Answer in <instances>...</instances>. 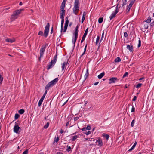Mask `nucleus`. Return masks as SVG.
<instances>
[{"instance_id": "obj_25", "label": "nucleus", "mask_w": 154, "mask_h": 154, "mask_svg": "<svg viewBox=\"0 0 154 154\" xmlns=\"http://www.w3.org/2000/svg\"><path fill=\"white\" fill-rule=\"evenodd\" d=\"M121 61V59L119 57H117L114 60V61L115 62L117 63L120 62Z\"/></svg>"}, {"instance_id": "obj_28", "label": "nucleus", "mask_w": 154, "mask_h": 154, "mask_svg": "<svg viewBox=\"0 0 154 154\" xmlns=\"http://www.w3.org/2000/svg\"><path fill=\"white\" fill-rule=\"evenodd\" d=\"M79 137L77 135L74 136L71 139V141H75Z\"/></svg>"}, {"instance_id": "obj_22", "label": "nucleus", "mask_w": 154, "mask_h": 154, "mask_svg": "<svg viewBox=\"0 0 154 154\" xmlns=\"http://www.w3.org/2000/svg\"><path fill=\"white\" fill-rule=\"evenodd\" d=\"M105 72H103L98 75V78L99 79H101L105 75Z\"/></svg>"}, {"instance_id": "obj_15", "label": "nucleus", "mask_w": 154, "mask_h": 154, "mask_svg": "<svg viewBox=\"0 0 154 154\" xmlns=\"http://www.w3.org/2000/svg\"><path fill=\"white\" fill-rule=\"evenodd\" d=\"M118 13L117 11L113 12L111 14L110 16L109 17L110 19L112 20L116 17V14Z\"/></svg>"}, {"instance_id": "obj_43", "label": "nucleus", "mask_w": 154, "mask_h": 154, "mask_svg": "<svg viewBox=\"0 0 154 154\" xmlns=\"http://www.w3.org/2000/svg\"><path fill=\"white\" fill-rule=\"evenodd\" d=\"M128 72H125V74L123 75V78H124L127 76H128Z\"/></svg>"}, {"instance_id": "obj_16", "label": "nucleus", "mask_w": 154, "mask_h": 154, "mask_svg": "<svg viewBox=\"0 0 154 154\" xmlns=\"http://www.w3.org/2000/svg\"><path fill=\"white\" fill-rule=\"evenodd\" d=\"M96 142L98 143V145L100 147H101L103 145L102 141L100 138H98V140H97Z\"/></svg>"}, {"instance_id": "obj_4", "label": "nucleus", "mask_w": 154, "mask_h": 154, "mask_svg": "<svg viewBox=\"0 0 154 154\" xmlns=\"http://www.w3.org/2000/svg\"><path fill=\"white\" fill-rule=\"evenodd\" d=\"M57 58V55L56 54L55 56L54 59L51 61L49 64L47 66V69L48 70L52 68L54 66L56 62Z\"/></svg>"}, {"instance_id": "obj_24", "label": "nucleus", "mask_w": 154, "mask_h": 154, "mask_svg": "<svg viewBox=\"0 0 154 154\" xmlns=\"http://www.w3.org/2000/svg\"><path fill=\"white\" fill-rule=\"evenodd\" d=\"M103 137L106 138V140H108L109 137L108 134L105 133L103 134Z\"/></svg>"}, {"instance_id": "obj_12", "label": "nucleus", "mask_w": 154, "mask_h": 154, "mask_svg": "<svg viewBox=\"0 0 154 154\" xmlns=\"http://www.w3.org/2000/svg\"><path fill=\"white\" fill-rule=\"evenodd\" d=\"M74 35L75 37L74 38H73L72 40V42L73 44V47L74 48L75 45V42L78 38V34H74Z\"/></svg>"}, {"instance_id": "obj_7", "label": "nucleus", "mask_w": 154, "mask_h": 154, "mask_svg": "<svg viewBox=\"0 0 154 154\" xmlns=\"http://www.w3.org/2000/svg\"><path fill=\"white\" fill-rule=\"evenodd\" d=\"M65 7L60 6V17H64V16L65 15V10L64 9Z\"/></svg>"}, {"instance_id": "obj_9", "label": "nucleus", "mask_w": 154, "mask_h": 154, "mask_svg": "<svg viewBox=\"0 0 154 154\" xmlns=\"http://www.w3.org/2000/svg\"><path fill=\"white\" fill-rule=\"evenodd\" d=\"M47 91L46 90L45 91V93L44 94L43 96L41 97V98L40 99V100L38 102V106L39 107H40L41 106V104H42V102L43 101L44 99L45 96L46 95V94H47Z\"/></svg>"}, {"instance_id": "obj_64", "label": "nucleus", "mask_w": 154, "mask_h": 154, "mask_svg": "<svg viewBox=\"0 0 154 154\" xmlns=\"http://www.w3.org/2000/svg\"><path fill=\"white\" fill-rule=\"evenodd\" d=\"M144 79V77H142V78H140V79H139V80H143V79Z\"/></svg>"}, {"instance_id": "obj_10", "label": "nucleus", "mask_w": 154, "mask_h": 154, "mask_svg": "<svg viewBox=\"0 0 154 154\" xmlns=\"http://www.w3.org/2000/svg\"><path fill=\"white\" fill-rule=\"evenodd\" d=\"M79 118V117H76L74 118V120H73V119H71L70 121V125H71V126H72L75 125V121L78 120Z\"/></svg>"}, {"instance_id": "obj_6", "label": "nucleus", "mask_w": 154, "mask_h": 154, "mask_svg": "<svg viewBox=\"0 0 154 154\" xmlns=\"http://www.w3.org/2000/svg\"><path fill=\"white\" fill-rule=\"evenodd\" d=\"M20 122L18 121L15 122V125L14 127V132L18 133L20 127L18 126V125L20 123Z\"/></svg>"}, {"instance_id": "obj_49", "label": "nucleus", "mask_w": 154, "mask_h": 154, "mask_svg": "<svg viewBox=\"0 0 154 154\" xmlns=\"http://www.w3.org/2000/svg\"><path fill=\"white\" fill-rule=\"evenodd\" d=\"M28 149H26L23 152V154H28Z\"/></svg>"}, {"instance_id": "obj_31", "label": "nucleus", "mask_w": 154, "mask_h": 154, "mask_svg": "<svg viewBox=\"0 0 154 154\" xmlns=\"http://www.w3.org/2000/svg\"><path fill=\"white\" fill-rule=\"evenodd\" d=\"M151 17H148V19L145 21V22L147 23H149L151 22Z\"/></svg>"}, {"instance_id": "obj_2", "label": "nucleus", "mask_w": 154, "mask_h": 154, "mask_svg": "<svg viewBox=\"0 0 154 154\" xmlns=\"http://www.w3.org/2000/svg\"><path fill=\"white\" fill-rule=\"evenodd\" d=\"M58 81V77L55 78L53 80L51 81L48 83L45 87V89L46 90H49V88L53 86L56 84Z\"/></svg>"}, {"instance_id": "obj_55", "label": "nucleus", "mask_w": 154, "mask_h": 154, "mask_svg": "<svg viewBox=\"0 0 154 154\" xmlns=\"http://www.w3.org/2000/svg\"><path fill=\"white\" fill-rule=\"evenodd\" d=\"M137 98V97L136 96H134L132 99L133 101H135Z\"/></svg>"}, {"instance_id": "obj_1", "label": "nucleus", "mask_w": 154, "mask_h": 154, "mask_svg": "<svg viewBox=\"0 0 154 154\" xmlns=\"http://www.w3.org/2000/svg\"><path fill=\"white\" fill-rule=\"evenodd\" d=\"M23 10V9H20L14 11L10 18L11 21H13L14 20L17 19L18 18L19 15Z\"/></svg>"}, {"instance_id": "obj_19", "label": "nucleus", "mask_w": 154, "mask_h": 154, "mask_svg": "<svg viewBox=\"0 0 154 154\" xmlns=\"http://www.w3.org/2000/svg\"><path fill=\"white\" fill-rule=\"evenodd\" d=\"M6 42H9L10 43H12L15 42V39H10L9 38H7L5 39Z\"/></svg>"}, {"instance_id": "obj_13", "label": "nucleus", "mask_w": 154, "mask_h": 154, "mask_svg": "<svg viewBox=\"0 0 154 154\" xmlns=\"http://www.w3.org/2000/svg\"><path fill=\"white\" fill-rule=\"evenodd\" d=\"M127 48L129 50L130 52L131 53H133V52L134 50L133 48V46L132 45H127Z\"/></svg>"}, {"instance_id": "obj_8", "label": "nucleus", "mask_w": 154, "mask_h": 154, "mask_svg": "<svg viewBox=\"0 0 154 154\" xmlns=\"http://www.w3.org/2000/svg\"><path fill=\"white\" fill-rule=\"evenodd\" d=\"M109 84L115 83L116 81L118 80V79L117 77H113L109 79Z\"/></svg>"}, {"instance_id": "obj_60", "label": "nucleus", "mask_w": 154, "mask_h": 154, "mask_svg": "<svg viewBox=\"0 0 154 154\" xmlns=\"http://www.w3.org/2000/svg\"><path fill=\"white\" fill-rule=\"evenodd\" d=\"M144 28L145 29H147L148 28V26L147 25H145L144 26Z\"/></svg>"}, {"instance_id": "obj_23", "label": "nucleus", "mask_w": 154, "mask_h": 154, "mask_svg": "<svg viewBox=\"0 0 154 154\" xmlns=\"http://www.w3.org/2000/svg\"><path fill=\"white\" fill-rule=\"evenodd\" d=\"M137 142L136 141L134 143V144L133 145V146H132L131 148L128 151H132V150H133L134 148H135V146H136V145H137Z\"/></svg>"}, {"instance_id": "obj_47", "label": "nucleus", "mask_w": 154, "mask_h": 154, "mask_svg": "<svg viewBox=\"0 0 154 154\" xmlns=\"http://www.w3.org/2000/svg\"><path fill=\"white\" fill-rule=\"evenodd\" d=\"M49 26H50L49 23H47V25L45 26V29H49Z\"/></svg>"}, {"instance_id": "obj_56", "label": "nucleus", "mask_w": 154, "mask_h": 154, "mask_svg": "<svg viewBox=\"0 0 154 154\" xmlns=\"http://www.w3.org/2000/svg\"><path fill=\"white\" fill-rule=\"evenodd\" d=\"M132 5H132L130 4H129L128 7V8H129V9H130L132 7Z\"/></svg>"}, {"instance_id": "obj_5", "label": "nucleus", "mask_w": 154, "mask_h": 154, "mask_svg": "<svg viewBox=\"0 0 154 154\" xmlns=\"http://www.w3.org/2000/svg\"><path fill=\"white\" fill-rule=\"evenodd\" d=\"M48 44H46L45 45H43L42 46L40 50V56L39 58V60H40L41 58L42 57H43L44 52L45 51L46 47L48 46Z\"/></svg>"}, {"instance_id": "obj_51", "label": "nucleus", "mask_w": 154, "mask_h": 154, "mask_svg": "<svg viewBox=\"0 0 154 154\" xmlns=\"http://www.w3.org/2000/svg\"><path fill=\"white\" fill-rule=\"evenodd\" d=\"M67 27H68V26H64V30H63L64 32H66V30L67 28Z\"/></svg>"}, {"instance_id": "obj_53", "label": "nucleus", "mask_w": 154, "mask_h": 154, "mask_svg": "<svg viewBox=\"0 0 154 154\" xmlns=\"http://www.w3.org/2000/svg\"><path fill=\"white\" fill-rule=\"evenodd\" d=\"M123 3V5H126V4L127 0H122Z\"/></svg>"}, {"instance_id": "obj_61", "label": "nucleus", "mask_w": 154, "mask_h": 154, "mask_svg": "<svg viewBox=\"0 0 154 154\" xmlns=\"http://www.w3.org/2000/svg\"><path fill=\"white\" fill-rule=\"evenodd\" d=\"M99 83V82H96L94 84V85H97Z\"/></svg>"}, {"instance_id": "obj_41", "label": "nucleus", "mask_w": 154, "mask_h": 154, "mask_svg": "<svg viewBox=\"0 0 154 154\" xmlns=\"http://www.w3.org/2000/svg\"><path fill=\"white\" fill-rule=\"evenodd\" d=\"M142 85V84L141 83H138L137 85L135 87H136V88H137L140 87H141Z\"/></svg>"}, {"instance_id": "obj_34", "label": "nucleus", "mask_w": 154, "mask_h": 154, "mask_svg": "<svg viewBox=\"0 0 154 154\" xmlns=\"http://www.w3.org/2000/svg\"><path fill=\"white\" fill-rule=\"evenodd\" d=\"M135 119H134L132 121L131 124V127H133L134 126V124L135 123Z\"/></svg>"}, {"instance_id": "obj_63", "label": "nucleus", "mask_w": 154, "mask_h": 154, "mask_svg": "<svg viewBox=\"0 0 154 154\" xmlns=\"http://www.w3.org/2000/svg\"><path fill=\"white\" fill-rule=\"evenodd\" d=\"M69 122H67L66 124V126H67L69 124Z\"/></svg>"}, {"instance_id": "obj_27", "label": "nucleus", "mask_w": 154, "mask_h": 154, "mask_svg": "<svg viewBox=\"0 0 154 154\" xmlns=\"http://www.w3.org/2000/svg\"><path fill=\"white\" fill-rule=\"evenodd\" d=\"M79 27V26L78 25L75 29V32L74 33V34H78V29Z\"/></svg>"}, {"instance_id": "obj_3", "label": "nucleus", "mask_w": 154, "mask_h": 154, "mask_svg": "<svg viewBox=\"0 0 154 154\" xmlns=\"http://www.w3.org/2000/svg\"><path fill=\"white\" fill-rule=\"evenodd\" d=\"M79 0H75L74 3V6L73 8V12L75 14L77 15L78 11H76L79 10Z\"/></svg>"}, {"instance_id": "obj_39", "label": "nucleus", "mask_w": 154, "mask_h": 154, "mask_svg": "<svg viewBox=\"0 0 154 154\" xmlns=\"http://www.w3.org/2000/svg\"><path fill=\"white\" fill-rule=\"evenodd\" d=\"M67 101H68V100H67L66 101L64 102V103L63 104H62V103H61L62 101H61L59 103V104L60 105H61V106H64L65 104L66 103H67Z\"/></svg>"}, {"instance_id": "obj_58", "label": "nucleus", "mask_w": 154, "mask_h": 154, "mask_svg": "<svg viewBox=\"0 0 154 154\" xmlns=\"http://www.w3.org/2000/svg\"><path fill=\"white\" fill-rule=\"evenodd\" d=\"M64 132V131H63L62 129H61L60 130V133L61 134H62Z\"/></svg>"}, {"instance_id": "obj_42", "label": "nucleus", "mask_w": 154, "mask_h": 154, "mask_svg": "<svg viewBox=\"0 0 154 154\" xmlns=\"http://www.w3.org/2000/svg\"><path fill=\"white\" fill-rule=\"evenodd\" d=\"M19 115L18 114H17V113L15 115V119H17L19 117Z\"/></svg>"}, {"instance_id": "obj_62", "label": "nucleus", "mask_w": 154, "mask_h": 154, "mask_svg": "<svg viewBox=\"0 0 154 154\" xmlns=\"http://www.w3.org/2000/svg\"><path fill=\"white\" fill-rule=\"evenodd\" d=\"M65 23H68H68H69V20H68V19H67V20H66Z\"/></svg>"}, {"instance_id": "obj_29", "label": "nucleus", "mask_w": 154, "mask_h": 154, "mask_svg": "<svg viewBox=\"0 0 154 154\" xmlns=\"http://www.w3.org/2000/svg\"><path fill=\"white\" fill-rule=\"evenodd\" d=\"M119 3L116 6V10L115 11H117L118 13L119 11V9L120 8V6H119V7H118V6L119 5Z\"/></svg>"}, {"instance_id": "obj_45", "label": "nucleus", "mask_w": 154, "mask_h": 154, "mask_svg": "<svg viewBox=\"0 0 154 154\" xmlns=\"http://www.w3.org/2000/svg\"><path fill=\"white\" fill-rule=\"evenodd\" d=\"M124 36L126 38H128V34L126 32H124Z\"/></svg>"}, {"instance_id": "obj_14", "label": "nucleus", "mask_w": 154, "mask_h": 154, "mask_svg": "<svg viewBox=\"0 0 154 154\" xmlns=\"http://www.w3.org/2000/svg\"><path fill=\"white\" fill-rule=\"evenodd\" d=\"M58 142V135L57 136H56L54 139V142L53 143V145L54 147V148L57 147V143Z\"/></svg>"}, {"instance_id": "obj_20", "label": "nucleus", "mask_w": 154, "mask_h": 154, "mask_svg": "<svg viewBox=\"0 0 154 154\" xmlns=\"http://www.w3.org/2000/svg\"><path fill=\"white\" fill-rule=\"evenodd\" d=\"M86 13L85 12H83V15H82V23L85 20V16L86 15Z\"/></svg>"}, {"instance_id": "obj_46", "label": "nucleus", "mask_w": 154, "mask_h": 154, "mask_svg": "<svg viewBox=\"0 0 154 154\" xmlns=\"http://www.w3.org/2000/svg\"><path fill=\"white\" fill-rule=\"evenodd\" d=\"M67 149H66V151L68 152L70 151L71 150V147L70 146H67Z\"/></svg>"}, {"instance_id": "obj_50", "label": "nucleus", "mask_w": 154, "mask_h": 154, "mask_svg": "<svg viewBox=\"0 0 154 154\" xmlns=\"http://www.w3.org/2000/svg\"><path fill=\"white\" fill-rule=\"evenodd\" d=\"M86 129L87 130H90L91 129V127L90 125H88Z\"/></svg>"}, {"instance_id": "obj_18", "label": "nucleus", "mask_w": 154, "mask_h": 154, "mask_svg": "<svg viewBox=\"0 0 154 154\" xmlns=\"http://www.w3.org/2000/svg\"><path fill=\"white\" fill-rule=\"evenodd\" d=\"M61 18V31H62L63 28V24L64 22V17H60Z\"/></svg>"}, {"instance_id": "obj_35", "label": "nucleus", "mask_w": 154, "mask_h": 154, "mask_svg": "<svg viewBox=\"0 0 154 154\" xmlns=\"http://www.w3.org/2000/svg\"><path fill=\"white\" fill-rule=\"evenodd\" d=\"M3 80V78L2 75H0V84H2V81Z\"/></svg>"}, {"instance_id": "obj_59", "label": "nucleus", "mask_w": 154, "mask_h": 154, "mask_svg": "<svg viewBox=\"0 0 154 154\" xmlns=\"http://www.w3.org/2000/svg\"><path fill=\"white\" fill-rule=\"evenodd\" d=\"M150 25H151V26H154V21H153L151 23Z\"/></svg>"}, {"instance_id": "obj_32", "label": "nucleus", "mask_w": 154, "mask_h": 154, "mask_svg": "<svg viewBox=\"0 0 154 154\" xmlns=\"http://www.w3.org/2000/svg\"><path fill=\"white\" fill-rule=\"evenodd\" d=\"M25 112L23 109H21L19 110L18 112L21 114H23Z\"/></svg>"}, {"instance_id": "obj_30", "label": "nucleus", "mask_w": 154, "mask_h": 154, "mask_svg": "<svg viewBox=\"0 0 154 154\" xmlns=\"http://www.w3.org/2000/svg\"><path fill=\"white\" fill-rule=\"evenodd\" d=\"M103 17H100L99 18L98 22L99 23H101L103 21Z\"/></svg>"}, {"instance_id": "obj_40", "label": "nucleus", "mask_w": 154, "mask_h": 154, "mask_svg": "<svg viewBox=\"0 0 154 154\" xmlns=\"http://www.w3.org/2000/svg\"><path fill=\"white\" fill-rule=\"evenodd\" d=\"M84 133L85 134H86L87 135H88L89 134H91V132L90 131H88L87 132H84Z\"/></svg>"}, {"instance_id": "obj_48", "label": "nucleus", "mask_w": 154, "mask_h": 154, "mask_svg": "<svg viewBox=\"0 0 154 154\" xmlns=\"http://www.w3.org/2000/svg\"><path fill=\"white\" fill-rule=\"evenodd\" d=\"M135 111V108L133 106H132L131 110V112H134Z\"/></svg>"}, {"instance_id": "obj_17", "label": "nucleus", "mask_w": 154, "mask_h": 154, "mask_svg": "<svg viewBox=\"0 0 154 154\" xmlns=\"http://www.w3.org/2000/svg\"><path fill=\"white\" fill-rule=\"evenodd\" d=\"M49 29H45L44 32V36L45 37H46L47 36L48 34L49 33Z\"/></svg>"}, {"instance_id": "obj_33", "label": "nucleus", "mask_w": 154, "mask_h": 154, "mask_svg": "<svg viewBox=\"0 0 154 154\" xmlns=\"http://www.w3.org/2000/svg\"><path fill=\"white\" fill-rule=\"evenodd\" d=\"M67 0H63L61 6L65 7V3L66 2Z\"/></svg>"}, {"instance_id": "obj_52", "label": "nucleus", "mask_w": 154, "mask_h": 154, "mask_svg": "<svg viewBox=\"0 0 154 154\" xmlns=\"http://www.w3.org/2000/svg\"><path fill=\"white\" fill-rule=\"evenodd\" d=\"M43 35V32L42 31H40L38 33V35Z\"/></svg>"}, {"instance_id": "obj_54", "label": "nucleus", "mask_w": 154, "mask_h": 154, "mask_svg": "<svg viewBox=\"0 0 154 154\" xmlns=\"http://www.w3.org/2000/svg\"><path fill=\"white\" fill-rule=\"evenodd\" d=\"M87 46V43L86 44V45H85V47L84 49V52H85L86 51Z\"/></svg>"}, {"instance_id": "obj_26", "label": "nucleus", "mask_w": 154, "mask_h": 154, "mask_svg": "<svg viewBox=\"0 0 154 154\" xmlns=\"http://www.w3.org/2000/svg\"><path fill=\"white\" fill-rule=\"evenodd\" d=\"M88 75H89L88 69V68H87V70H86V73H85V80H86V79Z\"/></svg>"}, {"instance_id": "obj_44", "label": "nucleus", "mask_w": 154, "mask_h": 154, "mask_svg": "<svg viewBox=\"0 0 154 154\" xmlns=\"http://www.w3.org/2000/svg\"><path fill=\"white\" fill-rule=\"evenodd\" d=\"M135 0H130V4L133 5L134 3Z\"/></svg>"}, {"instance_id": "obj_57", "label": "nucleus", "mask_w": 154, "mask_h": 154, "mask_svg": "<svg viewBox=\"0 0 154 154\" xmlns=\"http://www.w3.org/2000/svg\"><path fill=\"white\" fill-rule=\"evenodd\" d=\"M82 130L83 131H84V132L86 131H87V130L85 128H82Z\"/></svg>"}, {"instance_id": "obj_11", "label": "nucleus", "mask_w": 154, "mask_h": 154, "mask_svg": "<svg viewBox=\"0 0 154 154\" xmlns=\"http://www.w3.org/2000/svg\"><path fill=\"white\" fill-rule=\"evenodd\" d=\"M88 27L85 30V32L82 38V40H81V43H82L83 42V41H84V40L85 38V37L87 35V33L88 32Z\"/></svg>"}, {"instance_id": "obj_38", "label": "nucleus", "mask_w": 154, "mask_h": 154, "mask_svg": "<svg viewBox=\"0 0 154 154\" xmlns=\"http://www.w3.org/2000/svg\"><path fill=\"white\" fill-rule=\"evenodd\" d=\"M141 42L140 39L139 38V40L138 41V44L137 47L138 48H139L141 46Z\"/></svg>"}, {"instance_id": "obj_37", "label": "nucleus", "mask_w": 154, "mask_h": 154, "mask_svg": "<svg viewBox=\"0 0 154 154\" xmlns=\"http://www.w3.org/2000/svg\"><path fill=\"white\" fill-rule=\"evenodd\" d=\"M49 123L48 122H47V124L44 126V128H47L49 125Z\"/></svg>"}, {"instance_id": "obj_36", "label": "nucleus", "mask_w": 154, "mask_h": 154, "mask_svg": "<svg viewBox=\"0 0 154 154\" xmlns=\"http://www.w3.org/2000/svg\"><path fill=\"white\" fill-rule=\"evenodd\" d=\"M100 37L99 36H97L96 42V44H97L99 42V41L100 40Z\"/></svg>"}, {"instance_id": "obj_21", "label": "nucleus", "mask_w": 154, "mask_h": 154, "mask_svg": "<svg viewBox=\"0 0 154 154\" xmlns=\"http://www.w3.org/2000/svg\"><path fill=\"white\" fill-rule=\"evenodd\" d=\"M66 62H64L62 64V71H64L65 69L66 68Z\"/></svg>"}]
</instances>
